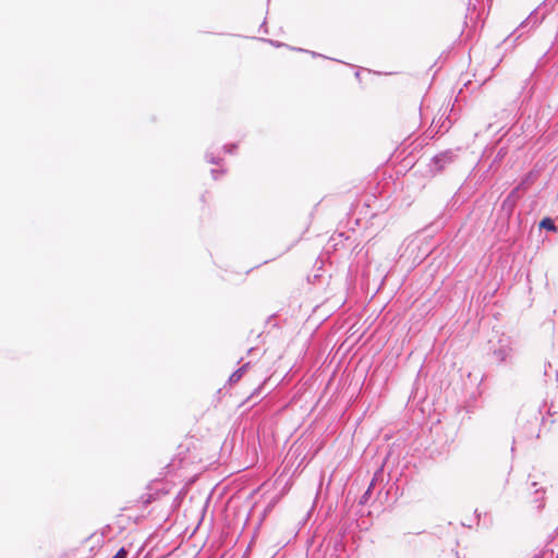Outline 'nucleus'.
<instances>
[{"label": "nucleus", "mask_w": 558, "mask_h": 558, "mask_svg": "<svg viewBox=\"0 0 558 558\" xmlns=\"http://www.w3.org/2000/svg\"><path fill=\"white\" fill-rule=\"evenodd\" d=\"M539 228L541 229H546V230H549V231H556V226L554 223V220L551 218H549V217H546V218L541 220Z\"/></svg>", "instance_id": "f257e3e1"}, {"label": "nucleus", "mask_w": 558, "mask_h": 558, "mask_svg": "<svg viewBox=\"0 0 558 558\" xmlns=\"http://www.w3.org/2000/svg\"><path fill=\"white\" fill-rule=\"evenodd\" d=\"M245 375H246V371L244 368H240L239 371H236L235 373H233L230 376V381L235 384Z\"/></svg>", "instance_id": "f03ea898"}, {"label": "nucleus", "mask_w": 558, "mask_h": 558, "mask_svg": "<svg viewBox=\"0 0 558 558\" xmlns=\"http://www.w3.org/2000/svg\"><path fill=\"white\" fill-rule=\"evenodd\" d=\"M128 557V550L125 548H120L118 553L113 556V558H126Z\"/></svg>", "instance_id": "7ed1b4c3"}, {"label": "nucleus", "mask_w": 558, "mask_h": 558, "mask_svg": "<svg viewBox=\"0 0 558 558\" xmlns=\"http://www.w3.org/2000/svg\"><path fill=\"white\" fill-rule=\"evenodd\" d=\"M151 501V495H148L147 498L143 501L144 505H148Z\"/></svg>", "instance_id": "20e7f679"}]
</instances>
